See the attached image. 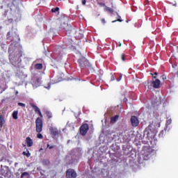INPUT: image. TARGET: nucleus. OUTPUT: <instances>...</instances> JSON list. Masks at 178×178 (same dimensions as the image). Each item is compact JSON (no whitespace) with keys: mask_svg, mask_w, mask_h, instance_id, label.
<instances>
[{"mask_svg":"<svg viewBox=\"0 0 178 178\" xmlns=\"http://www.w3.org/2000/svg\"><path fill=\"white\" fill-rule=\"evenodd\" d=\"M22 56H23V52L22 51H16L14 54L9 56V60L13 66H17L22 63Z\"/></svg>","mask_w":178,"mask_h":178,"instance_id":"f257e3e1","label":"nucleus"},{"mask_svg":"<svg viewBox=\"0 0 178 178\" xmlns=\"http://www.w3.org/2000/svg\"><path fill=\"white\" fill-rule=\"evenodd\" d=\"M158 131L154 125H149L144 131V136L147 140H154L156 137Z\"/></svg>","mask_w":178,"mask_h":178,"instance_id":"f03ea898","label":"nucleus"},{"mask_svg":"<svg viewBox=\"0 0 178 178\" xmlns=\"http://www.w3.org/2000/svg\"><path fill=\"white\" fill-rule=\"evenodd\" d=\"M78 63L79 67H90V62H88V60H87L85 57H81L78 60Z\"/></svg>","mask_w":178,"mask_h":178,"instance_id":"7ed1b4c3","label":"nucleus"},{"mask_svg":"<svg viewBox=\"0 0 178 178\" xmlns=\"http://www.w3.org/2000/svg\"><path fill=\"white\" fill-rule=\"evenodd\" d=\"M161 86V81L159 79H156L155 81L148 82L147 88L149 90H152V87L154 88H159Z\"/></svg>","mask_w":178,"mask_h":178,"instance_id":"20e7f679","label":"nucleus"},{"mask_svg":"<svg viewBox=\"0 0 178 178\" xmlns=\"http://www.w3.org/2000/svg\"><path fill=\"white\" fill-rule=\"evenodd\" d=\"M35 126H36V132L37 133H41L42 131V120L41 118L38 117L35 120Z\"/></svg>","mask_w":178,"mask_h":178,"instance_id":"39448f33","label":"nucleus"},{"mask_svg":"<svg viewBox=\"0 0 178 178\" xmlns=\"http://www.w3.org/2000/svg\"><path fill=\"white\" fill-rule=\"evenodd\" d=\"M89 129L90 127H88V124H83L79 129L80 134H81V136H86V134H87V133L88 132Z\"/></svg>","mask_w":178,"mask_h":178,"instance_id":"423d86ee","label":"nucleus"},{"mask_svg":"<svg viewBox=\"0 0 178 178\" xmlns=\"http://www.w3.org/2000/svg\"><path fill=\"white\" fill-rule=\"evenodd\" d=\"M66 177L67 178H76L77 177V172L74 170L70 168L66 171Z\"/></svg>","mask_w":178,"mask_h":178,"instance_id":"0eeeda50","label":"nucleus"},{"mask_svg":"<svg viewBox=\"0 0 178 178\" xmlns=\"http://www.w3.org/2000/svg\"><path fill=\"white\" fill-rule=\"evenodd\" d=\"M30 106H31V108H33V109L35 111V113H38V115H39V116H40L41 118H43L42 115V113H41V109H40V108H38V106H37L35 104H34V103H29Z\"/></svg>","mask_w":178,"mask_h":178,"instance_id":"6e6552de","label":"nucleus"},{"mask_svg":"<svg viewBox=\"0 0 178 178\" xmlns=\"http://www.w3.org/2000/svg\"><path fill=\"white\" fill-rule=\"evenodd\" d=\"M131 123L133 127H137V126L140 124V121L138 120V118H137L136 115H132L131 117Z\"/></svg>","mask_w":178,"mask_h":178,"instance_id":"1a4fd4ad","label":"nucleus"},{"mask_svg":"<svg viewBox=\"0 0 178 178\" xmlns=\"http://www.w3.org/2000/svg\"><path fill=\"white\" fill-rule=\"evenodd\" d=\"M49 131L53 138H55V137H56V136H58L60 133L59 130H58L57 128L52 127L49 128Z\"/></svg>","mask_w":178,"mask_h":178,"instance_id":"9d476101","label":"nucleus"},{"mask_svg":"<svg viewBox=\"0 0 178 178\" xmlns=\"http://www.w3.org/2000/svg\"><path fill=\"white\" fill-rule=\"evenodd\" d=\"M25 143L27 145V147H33L34 142L33 141V139H31V138L30 137H26Z\"/></svg>","mask_w":178,"mask_h":178,"instance_id":"9b49d317","label":"nucleus"},{"mask_svg":"<svg viewBox=\"0 0 178 178\" xmlns=\"http://www.w3.org/2000/svg\"><path fill=\"white\" fill-rule=\"evenodd\" d=\"M113 8H115L113 6V4L112 5V8H109L108 6H106L104 8L105 12H108V13H110L111 15H113L115 10H113Z\"/></svg>","mask_w":178,"mask_h":178,"instance_id":"f8f14e48","label":"nucleus"},{"mask_svg":"<svg viewBox=\"0 0 178 178\" xmlns=\"http://www.w3.org/2000/svg\"><path fill=\"white\" fill-rule=\"evenodd\" d=\"M119 119V115H116L111 118V123H116Z\"/></svg>","mask_w":178,"mask_h":178,"instance_id":"ddd939ff","label":"nucleus"},{"mask_svg":"<svg viewBox=\"0 0 178 178\" xmlns=\"http://www.w3.org/2000/svg\"><path fill=\"white\" fill-rule=\"evenodd\" d=\"M5 124V116L0 115V127H2Z\"/></svg>","mask_w":178,"mask_h":178,"instance_id":"4468645a","label":"nucleus"},{"mask_svg":"<svg viewBox=\"0 0 178 178\" xmlns=\"http://www.w3.org/2000/svg\"><path fill=\"white\" fill-rule=\"evenodd\" d=\"M43 65L41 63H37L35 65V69L37 70H42Z\"/></svg>","mask_w":178,"mask_h":178,"instance_id":"2eb2a0df","label":"nucleus"},{"mask_svg":"<svg viewBox=\"0 0 178 178\" xmlns=\"http://www.w3.org/2000/svg\"><path fill=\"white\" fill-rule=\"evenodd\" d=\"M17 115H19V111H15L13 113V118L15 119V120H17Z\"/></svg>","mask_w":178,"mask_h":178,"instance_id":"dca6fc26","label":"nucleus"},{"mask_svg":"<svg viewBox=\"0 0 178 178\" xmlns=\"http://www.w3.org/2000/svg\"><path fill=\"white\" fill-rule=\"evenodd\" d=\"M29 176H30V174L27 172H24L21 175V178H29Z\"/></svg>","mask_w":178,"mask_h":178,"instance_id":"f3484780","label":"nucleus"},{"mask_svg":"<svg viewBox=\"0 0 178 178\" xmlns=\"http://www.w3.org/2000/svg\"><path fill=\"white\" fill-rule=\"evenodd\" d=\"M27 152H23V154L25 155L26 156H27V158H30V156H31V154L30 153V152L26 149Z\"/></svg>","mask_w":178,"mask_h":178,"instance_id":"a211bd4d","label":"nucleus"},{"mask_svg":"<svg viewBox=\"0 0 178 178\" xmlns=\"http://www.w3.org/2000/svg\"><path fill=\"white\" fill-rule=\"evenodd\" d=\"M45 115L48 118V119H51V118H52V113H51L50 111H46Z\"/></svg>","mask_w":178,"mask_h":178,"instance_id":"6ab92c4d","label":"nucleus"},{"mask_svg":"<svg viewBox=\"0 0 178 178\" xmlns=\"http://www.w3.org/2000/svg\"><path fill=\"white\" fill-rule=\"evenodd\" d=\"M58 10H59V7L54 8L51 9V12L53 13H56V12H58Z\"/></svg>","mask_w":178,"mask_h":178,"instance_id":"aec40b11","label":"nucleus"},{"mask_svg":"<svg viewBox=\"0 0 178 178\" xmlns=\"http://www.w3.org/2000/svg\"><path fill=\"white\" fill-rule=\"evenodd\" d=\"M37 138H40V140H42V138H44V136H42V134H41L40 133H38L37 134Z\"/></svg>","mask_w":178,"mask_h":178,"instance_id":"412c9836","label":"nucleus"},{"mask_svg":"<svg viewBox=\"0 0 178 178\" xmlns=\"http://www.w3.org/2000/svg\"><path fill=\"white\" fill-rule=\"evenodd\" d=\"M121 59L123 62H124V60H126V55H124V54H122L121 56Z\"/></svg>","mask_w":178,"mask_h":178,"instance_id":"4be33fe9","label":"nucleus"},{"mask_svg":"<svg viewBox=\"0 0 178 178\" xmlns=\"http://www.w3.org/2000/svg\"><path fill=\"white\" fill-rule=\"evenodd\" d=\"M18 106H22V108H25L26 107V104L22 102H19L18 103Z\"/></svg>","mask_w":178,"mask_h":178,"instance_id":"5701e85b","label":"nucleus"},{"mask_svg":"<svg viewBox=\"0 0 178 178\" xmlns=\"http://www.w3.org/2000/svg\"><path fill=\"white\" fill-rule=\"evenodd\" d=\"M152 76H153V79H156V76H158V73L154 72V74L151 73Z\"/></svg>","mask_w":178,"mask_h":178,"instance_id":"b1692460","label":"nucleus"},{"mask_svg":"<svg viewBox=\"0 0 178 178\" xmlns=\"http://www.w3.org/2000/svg\"><path fill=\"white\" fill-rule=\"evenodd\" d=\"M99 6H102V7H104V6H106V5H105V3H99Z\"/></svg>","mask_w":178,"mask_h":178,"instance_id":"393cba45","label":"nucleus"},{"mask_svg":"<svg viewBox=\"0 0 178 178\" xmlns=\"http://www.w3.org/2000/svg\"><path fill=\"white\" fill-rule=\"evenodd\" d=\"M47 148H49V149H52V148H54V146H50L49 144H47Z\"/></svg>","mask_w":178,"mask_h":178,"instance_id":"a878e982","label":"nucleus"},{"mask_svg":"<svg viewBox=\"0 0 178 178\" xmlns=\"http://www.w3.org/2000/svg\"><path fill=\"white\" fill-rule=\"evenodd\" d=\"M87 3V0H82V5H86Z\"/></svg>","mask_w":178,"mask_h":178,"instance_id":"bb28decb","label":"nucleus"},{"mask_svg":"<svg viewBox=\"0 0 178 178\" xmlns=\"http://www.w3.org/2000/svg\"><path fill=\"white\" fill-rule=\"evenodd\" d=\"M115 22H123V20L118 19V20L113 21L112 23H115Z\"/></svg>","mask_w":178,"mask_h":178,"instance_id":"cd10ccee","label":"nucleus"},{"mask_svg":"<svg viewBox=\"0 0 178 178\" xmlns=\"http://www.w3.org/2000/svg\"><path fill=\"white\" fill-rule=\"evenodd\" d=\"M115 81V76L111 75V81Z\"/></svg>","mask_w":178,"mask_h":178,"instance_id":"c85d7f7f","label":"nucleus"},{"mask_svg":"<svg viewBox=\"0 0 178 178\" xmlns=\"http://www.w3.org/2000/svg\"><path fill=\"white\" fill-rule=\"evenodd\" d=\"M163 80H166V76L165 75L161 76Z\"/></svg>","mask_w":178,"mask_h":178,"instance_id":"c756f323","label":"nucleus"},{"mask_svg":"<svg viewBox=\"0 0 178 178\" xmlns=\"http://www.w3.org/2000/svg\"><path fill=\"white\" fill-rule=\"evenodd\" d=\"M122 80V76L117 78V81H120Z\"/></svg>","mask_w":178,"mask_h":178,"instance_id":"7c9ffc66","label":"nucleus"},{"mask_svg":"<svg viewBox=\"0 0 178 178\" xmlns=\"http://www.w3.org/2000/svg\"><path fill=\"white\" fill-rule=\"evenodd\" d=\"M102 23H103V24H105V19H102Z\"/></svg>","mask_w":178,"mask_h":178,"instance_id":"2f4dec72","label":"nucleus"},{"mask_svg":"<svg viewBox=\"0 0 178 178\" xmlns=\"http://www.w3.org/2000/svg\"><path fill=\"white\" fill-rule=\"evenodd\" d=\"M148 3H149L148 1H145V5H148Z\"/></svg>","mask_w":178,"mask_h":178,"instance_id":"473e14b6","label":"nucleus"},{"mask_svg":"<svg viewBox=\"0 0 178 178\" xmlns=\"http://www.w3.org/2000/svg\"><path fill=\"white\" fill-rule=\"evenodd\" d=\"M36 81H37V83H40V78H37Z\"/></svg>","mask_w":178,"mask_h":178,"instance_id":"72a5a7b5","label":"nucleus"},{"mask_svg":"<svg viewBox=\"0 0 178 178\" xmlns=\"http://www.w3.org/2000/svg\"><path fill=\"white\" fill-rule=\"evenodd\" d=\"M9 35H10V32H8V33H7V37H9Z\"/></svg>","mask_w":178,"mask_h":178,"instance_id":"f704fd0d","label":"nucleus"},{"mask_svg":"<svg viewBox=\"0 0 178 178\" xmlns=\"http://www.w3.org/2000/svg\"><path fill=\"white\" fill-rule=\"evenodd\" d=\"M118 47H122V43L121 42H119Z\"/></svg>","mask_w":178,"mask_h":178,"instance_id":"c9c22d12","label":"nucleus"},{"mask_svg":"<svg viewBox=\"0 0 178 178\" xmlns=\"http://www.w3.org/2000/svg\"><path fill=\"white\" fill-rule=\"evenodd\" d=\"M23 147H26V145L25 144H22Z\"/></svg>","mask_w":178,"mask_h":178,"instance_id":"e433bc0d","label":"nucleus"},{"mask_svg":"<svg viewBox=\"0 0 178 178\" xmlns=\"http://www.w3.org/2000/svg\"><path fill=\"white\" fill-rule=\"evenodd\" d=\"M18 94H19V92L17 91V92H16V95H17Z\"/></svg>","mask_w":178,"mask_h":178,"instance_id":"4c0bfd02","label":"nucleus"},{"mask_svg":"<svg viewBox=\"0 0 178 178\" xmlns=\"http://www.w3.org/2000/svg\"><path fill=\"white\" fill-rule=\"evenodd\" d=\"M172 67H175V65H172Z\"/></svg>","mask_w":178,"mask_h":178,"instance_id":"58836bf2","label":"nucleus"}]
</instances>
